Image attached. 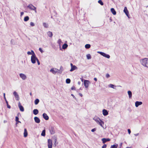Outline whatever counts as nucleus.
<instances>
[{"label":"nucleus","instance_id":"obj_17","mask_svg":"<svg viewBox=\"0 0 148 148\" xmlns=\"http://www.w3.org/2000/svg\"><path fill=\"white\" fill-rule=\"evenodd\" d=\"M102 112L104 116H107L108 114V111L105 109L103 110Z\"/></svg>","mask_w":148,"mask_h":148},{"label":"nucleus","instance_id":"obj_20","mask_svg":"<svg viewBox=\"0 0 148 148\" xmlns=\"http://www.w3.org/2000/svg\"><path fill=\"white\" fill-rule=\"evenodd\" d=\"M110 10L111 12L113 15H115L116 14V12L114 8H111Z\"/></svg>","mask_w":148,"mask_h":148},{"label":"nucleus","instance_id":"obj_3","mask_svg":"<svg viewBox=\"0 0 148 148\" xmlns=\"http://www.w3.org/2000/svg\"><path fill=\"white\" fill-rule=\"evenodd\" d=\"M93 119L99 125L102 127H103V125L104 124V122L99 118H97L95 119Z\"/></svg>","mask_w":148,"mask_h":148},{"label":"nucleus","instance_id":"obj_25","mask_svg":"<svg viewBox=\"0 0 148 148\" xmlns=\"http://www.w3.org/2000/svg\"><path fill=\"white\" fill-rule=\"evenodd\" d=\"M128 95H129V97L130 98H131L132 97V93L130 91H128L127 92Z\"/></svg>","mask_w":148,"mask_h":148},{"label":"nucleus","instance_id":"obj_18","mask_svg":"<svg viewBox=\"0 0 148 148\" xmlns=\"http://www.w3.org/2000/svg\"><path fill=\"white\" fill-rule=\"evenodd\" d=\"M102 141L103 143H105L107 141H108L110 140V139L109 138H103L102 139Z\"/></svg>","mask_w":148,"mask_h":148},{"label":"nucleus","instance_id":"obj_37","mask_svg":"<svg viewBox=\"0 0 148 148\" xmlns=\"http://www.w3.org/2000/svg\"><path fill=\"white\" fill-rule=\"evenodd\" d=\"M6 103L7 104V106L8 108H11V106H10L8 104V102L7 101H6Z\"/></svg>","mask_w":148,"mask_h":148},{"label":"nucleus","instance_id":"obj_61","mask_svg":"<svg viewBox=\"0 0 148 148\" xmlns=\"http://www.w3.org/2000/svg\"><path fill=\"white\" fill-rule=\"evenodd\" d=\"M62 68V66H61L60 69H61Z\"/></svg>","mask_w":148,"mask_h":148},{"label":"nucleus","instance_id":"obj_49","mask_svg":"<svg viewBox=\"0 0 148 148\" xmlns=\"http://www.w3.org/2000/svg\"><path fill=\"white\" fill-rule=\"evenodd\" d=\"M122 143H121L119 145V147H120L119 148H121V147L122 146Z\"/></svg>","mask_w":148,"mask_h":148},{"label":"nucleus","instance_id":"obj_59","mask_svg":"<svg viewBox=\"0 0 148 148\" xmlns=\"http://www.w3.org/2000/svg\"><path fill=\"white\" fill-rule=\"evenodd\" d=\"M12 40H11V43H12Z\"/></svg>","mask_w":148,"mask_h":148},{"label":"nucleus","instance_id":"obj_42","mask_svg":"<svg viewBox=\"0 0 148 148\" xmlns=\"http://www.w3.org/2000/svg\"><path fill=\"white\" fill-rule=\"evenodd\" d=\"M30 25L32 26H34V23L31 22L30 23Z\"/></svg>","mask_w":148,"mask_h":148},{"label":"nucleus","instance_id":"obj_45","mask_svg":"<svg viewBox=\"0 0 148 148\" xmlns=\"http://www.w3.org/2000/svg\"><path fill=\"white\" fill-rule=\"evenodd\" d=\"M71 89L72 90H75V86H73L71 88Z\"/></svg>","mask_w":148,"mask_h":148},{"label":"nucleus","instance_id":"obj_15","mask_svg":"<svg viewBox=\"0 0 148 148\" xmlns=\"http://www.w3.org/2000/svg\"><path fill=\"white\" fill-rule=\"evenodd\" d=\"M43 118L46 120H47L49 119V117L47 116V114L45 113H44L42 114Z\"/></svg>","mask_w":148,"mask_h":148},{"label":"nucleus","instance_id":"obj_19","mask_svg":"<svg viewBox=\"0 0 148 148\" xmlns=\"http://www.w3.org/2000/svg\"><path fill=\"white\" fill-rule=\"evenodd\" d=\"M27 132L26 129L25 128L24 130V136L25 137H26L27 136Z\"/></svg>","mask_w":148,"mask_h":148},{"label":"nucleus","instance_id":"obj_27","mask_svg":"<svg viewBox=\"0 0 148 148\" xmlns=\"http://www.w3.org/2000/svg\"><path fill=\"white\" fill-rule=\"evenodd\" d=\"M118 146V145L116 144L115 145H111L110 148H117Z\"/></svg>","mask_w":148,"mask_h":148},{"label":"nucleus","instance_id":"obj_26","mask_svg":"<svg viewBox=\"0 0 148 148\" xmlns=\"http://www.w3.org/2000/svg\"><path fill=\"white\" fill-rule=\"evenodd\" d=\"M19 118L18 116L15 117V121L16 122V124H17L18 123H21V122L19 121Z\"/></svg>","mask_w":148,"mask_h":148},{"label":"nucleus","instance_id":"obj_50","mask_svg":"<svg viewBox=\"0 0 148 148\" xmlns=\"http://www.w3.org/2000/svg\"><path fill=\"white\" fill-rule=\"evenodd\" d=\"M24 14V12H21V16H22Z\"/></svg>","mask_w":148,"mask_h":148},{"label":"nucleus","instance_id":"obj_56","mask_svg":"<svg viewBox=\"0 0 148 148\" xmlns=\"http://www.w3.org/2000/svg\"><path fill=\"white\" fill-rule=\"evenodd\" d=\"M71 67H72V66H74V65H73V64H72V63L71 64Z\"/></svg>","mask_w":148,"mask_h":148},{"label":"nucleus","instance_id":"obj_16","mask_svg":"<svg viewBox=\"0 0 148 148\" xmlns=\"http://www.w3.org/2000/svg\"><path fill=\"white\" fill-rule=\"evenodd\" d=\"M34 120L35 122L37 123H39L40 122V119L37 117H34Z\"/></svg>","mask_w":148,"mask_h":148},{"label":"nucleus","instance_id":"obj_10","mask_svg":"<svg viewBox=\"0 0 148 148\" xmlns=\"http://www.w3.org/2000/svg\"><path fill=\"white\" fill-rule=\"evenodd\" d=\"M58 69L55 68H52L50 71L54 74H55L58 72Z\"/></svg>","mask_w":148,"mask_h":148},{"label":"nucleus","instance_id":"obj_54","mask_svg":"<svg viewBox=\"0 0 148 148\" xmlns=\"http://www.w3.org/2000/svg\"><path fill=\"white\" fill-rule=\"evenodd\" d=\"M3 95L4 98L5 97V93H3Z\"/></svg>","mask_w":148,"mask_h":148},{"label":"nucleus","instance_id":"obj_44","mask_svg":"<svg viewBox=\"0 0 148 148\" xmlns=\"http://www.w3.org/2000/svg\"><path fill=\"white\" fill-rule=\"evenodd\" d=\"M58 71L57 73H60V74H61L62 73V71H61L60 70H58Z\"/></svg>","mask_w":148,"mask_h":148},{"label":"nucleus","instance_id":"obj_29","mask_svg":"<svg viewBox=\"0 0 148 148\" xmlns=\"http://www.w3.org/2000/svg\"><path fill=\"white\" fill-rule=\"evenodd\" d=\"M39 100L38 99H37L34 101V103L35 105H37L39 103Z\"/></svg>","mask_w":148,"mask_h":148},{"label":"nucleus","instance_id":"obj_43","mask_svg":"<svg viewBox=\"0 0 148 148\" xmlns=\"http://www.w3.org/2000/svg\"><path fill=\"white\" fill-rule=\"evenodd\" d=\"M96 130V129L95 128H94V129H92L91 131L92 132H93L95 131Z\"/></svg>","mask_w":148,"mask_h":148},{"label":"nucleus","instance_id":"obj_12","mask_svg":"<svg viewBox=\"0 0 148 148\" xmlns=\"http://www.w3.org/2000/svg\"><path fill=\"white\" fill-rule=\"evenodd\" d=\"M143 103L141 101H136L135 103V106L136 107H138L139 106L142 105Z\"/></svg>","mask_w":148,"mask_h":148},{"label":"nucleus","instance_id":"obj_5","mask_svg":"<svg viewBox=\"0 0 148 148\" xmlns=\"http://www.w3.org/2000/svg\"><path fill=\"white\" fill-rule=\"evenodd\" d=\"M97 53H99L103 57H105L109 59L110 57V56L109 55L106 54L104 52L100 51H98Z\"/></svg>","mask_w":148,"mask_h":148},{"label":"nucleus","instance_id":"obj_21","mask_svg":"<svg viewBox=\"0 0 148 148\" xmlns=\"http://www.w3.org/2000/svg\"><path fill=\"white\" fill-rule=\"evenodd\" d=\"M47 34L49 37L51 38L52 37L53 34L51 32L49 31L47 33Z\"/></svg>","mask_w":148,"mask_h":148},{"label":"nucleus","instance_id":"obj_55","mask_svg":"<svg viewBox=\"0 0 148 148\" xmlns=\"http://www.w3.org/2000/svg\"><path fill=\"white\" fill-rule=\"evenodd\" d=\"M71 95L74 98H75V97L73 95V94H71Z\"/></svg>","mask_w":148,"mask_h":148},{"label":"nucleus","instance_id":"obj_34","mask_svg":"<svg viewBox=\"0 0 148 148\" xmlns=\"http://www.w3.org/2000/svg\"><path fill=\"white\" fill-rule=\"evenodd\" d=\"M43 26L45 28H47L48 27V24L46 23H43Z\"/></svg>","mask_w":148,"mask_h":148},{"label":"nucleus","instance_id":"obj_28","mask_svg":"<svg viewBox=\"0 0 148 148\" xmlns=\"http://www.w3.org/2000/svg\"><path fill=\"white\" fill-rule=\"evenodd\" d=\"M41 135L42 136H44L45 135V130H43L41 134Z\"/></svg>","mask_w":148,"mask_h":148},{"label":"nucleus","instance_id":"obj_6","mask_svg":"<svg viewBox=\"0 0 148 148\" xmlns=\"http://www.w3.org/2000/svg\"><path fill=\"white\" fill-rule=\"evenodd\" d=\"M90 82L88 80H85L84 82V84L85 87L87 88L88 86V85L90 84Z\"/></svg>","mask_w":148,"mask_h":148},{"label":"nucleus","instance_id":"obj_52","mask_svg":"<svg viewBox=\"0 0 148 148\" xmlns=\"http://www.w3.org/2000/svg\"><path fill=\"white\" fill-rule=\"evenodd\" d=\"M94 80L96 81H97V79L96 77L94 78Z\"/></svg>","mask_w":148,"mask_h":148},{"label":"nucleus","instance_id":"obj_24","mask_svg":"<svg viewBox=\"0 0 148 148\" xmlns=\"http://www.w3.org/2000/svg\"><path fill=\"white\" fill-rule=\"evenodd\" d=\"M68 46L67 44L65 43L62 45V48L63 49H65L67 48Z\"/></svg>","mask_w":148,"mask_h":148},{"label":"nucleus","instance_id":"obj_8","mask_svg":"<svg viewBox=\"0 0 148 148\" xmlns=\"http://www.w3.org/2000/svg\"><path fill=\"white\" fill-rule=\"evenodd\" d=\"M19 76L23 80H25L27 78L26 76L23 73H20L19 74Z\"/></svg>","mask_w":148,"mask_h":148},{"label":"nucleus","instance_id":"obj_35","mask_svg":"<svg viewBox=\"0 0 148 148\" xmlns=\"http://www.w3.org/2000/svg\"><path fill=\"white\" fill-rule=\"evenodd\" d=\"M98 3L101 4V5H103V3L101 0H99L98 1Z\"/></svg>","mask_w":148,"mask_h":148},{"label":"nucleus","instance_id":"obj_9","mask_svg":"<svg viewBox=\"0 0 148 148\" xmlns=\"http://www.w3.org/2000/svg\"><path fill=\"white\" fill-rule=\"evenodd\" d=\"M13 94L14 95L16 99L17 100H18L19 99V95L16 91H14L13 93Z\"/></svg>","mask_w":148,"mask_h":148},{"label":"nucleus","instance_id":"obj_51","mask_svg":"<svg viewBox=\"0 0 148 148\" xmlns=\"http://www.w3.org/2000/svg\"><path fill=\"white\" fill-rule=\"evenodd\" d=\"M79 95L81 97H82L83 96V95L82 93H79Z\"/></svg>","mask_w":148,"mask_h":148},{"label":"nucleus","instance_id":"obj_60","mask_svg":"<svg viewBox=\"0 0 148 148\" xmlns=\"http://www.w3.org/2000/svg\"><path fill=\"white\" fill-rule=\"evenodd\" d=\"M80 82H78V84H80Z\"/></svg>","mask_w":148,"mask_h":148},{"label":"nucleus","instance_id":"obj_48","mask_svg":"<svg viewBox=\"0 0 148 148\" xmlns=\"http://www.w3.org/2000/svg\"><path fill=\"white\" fill-rule=\"evenodd\" d=\"M127 131H128V133L129 134H130L131 132L130 130V129H128L127 130Z\"/></svg>","mask_w":148,"mask_h":148},{"label":"nucleus","instance_id":"obj_33","mask_svg":"<svg viewBox=\"0 0 148 148\" xmlns=\"http://www.w3.org/2000/svg\"><path fill=\"white\" fill-rule=\"evenodd\" d=\"M114 86L115 87V86H114V85L111 84H110L109 85V87L112 88L113 89H115V88L114 87Z\"/></svg>","mask_w":148,"mask_h":148},{"label":"nucleus","instance_id":"obj_36","mask_svg":"<svg viewBox=\"0 0 148 148\" xmlns=\"http://www.w3.org/2000/svg\"><path fill=\"white\" fill-rule=\"evenodd\" d=\"M71 80L69 79H67L66 80V82L67 84H69L70 83Z\"/></svg>","mask_w":148,"mask_h":148},{"label":"nucleus","instance_id":"obj_39","mask_svg":"<svg viewBox=\"0 0 148 148\" xmlns=\"http://www.w3.org/2000/svg\"><path fill=\"white\" fill-rule=\"evenodd\" d=\"M62 42V41L60 39H59L58 40V43L60 45L61 44V43Z\"/></svg>","mask_w":148,"mask_h":148},{"label":"nucleus","instance_id":"obj_41","mask_svg":"<svg viewBox=\"0 0 148 148\" xmlns=\"http://www.w3.org/2000/svg\"><path fill=\"white\" fill-rule=\"evenodd\" d=\"M39 50L42 53L43 52V51L42 50L41 48H40L39 49Z\"/></svg>","mask_w":148,"mask_h":148},{"label":"nucleus","instance_id":"obj_22","mask_svg":"<svg viewBox=\"0 0 148 148\" xmlns=\"http://www.w3.org/2000/svg\"><path fill=\"white\" fill-rule=\"evenodd\" d=\"M77 69V67L76 66L74 65L73 66H72L71 67V69L70 70V71L71 72L72 71Z\"/></svg>","mask_w":148,"mask_h":148},{"label":"nucleus","instance_id":"obj_38","mask_svg":"<svg viewBox=\"0 0 148 148\" xmlns=\"http://www.w3.org/2000/svg\"><path fill=\"white\" fill-rule=\"evenodd\" d=\"M110 76V75L108 73H107L106 75V77L107 78L109 77Z\"/></svg>","mask_w":148,"mask_h":148},{"label":"nucleus","instance_id":"obj_30","mask_svg":"<svg viewBox=\"0 0 148 148\" xmlns=\"http://www.w3.org/2000/svg\"><path fill=\"white\" fill-rule=\"evenodd\" d=\"M85 47L86 49H89L90 47V45L89 44H87L85 45Z\"/></svg>","mask_w":148,"mask_h":148},{"label":"nucleus","instance_id":"obj_57","mask_svg":"<svg viewBox=\"0 0 148 148\" xmlns=\"http://www.w3.org/2000/svg\"><path fill=\"white\" fill-rule=\"evenodd\" d=\"M4 99H5V102H6V101H7V100H6V97H4Z\"/></svg>","mask_w":148,"mask_h":148},{"label":"nucleus","instance_id":"obj_1","mask_svg":"<svg viewBox=\"0 0 148 148\" xmlns=\"http://www.w3.org/2000/svg\"><path fill=\"white\" fill-rule=\"evenodd\" d=\"M140 62L143 66L148 68V58H145L141 59Z\"/></svg>","mask_w":148,"mask_h":148},{"label":"nucleus","instance_id":"obj_4","mask_svg":"<svg viewBox=\"0 0 148 148\" xmlns=\"http://www.w3.org/2000/svg\"><path fill=\"white\" fill-rule=\"evenodd\" d=\"M27 8L31 10H34L35 11L36 13H37L36 10V8L33 5L31 4H30L27 6Z\"/></svg>","mask_w":148,"mask_h":148},{"label":"nucleus","instance_id":"obj_32","mask_svg":"<svg viewBox=\"0 0 148 148\" xmlns=\"http://www.w3.org/2000/svg\"><path fill=\"white\" fill-rule=\"evenodd\" d=\"M86 56L87 59L88 60L90 59L91 58L90 55L89 54H87Z\"/></svg>","mask_w":148,"mask_h":148},{"label":"nucleus","instance_id":"obj_53","mask_svg":"<svg viewBox=\"0 0 148 148\" xmlns=\"http://www.w3.org/2000/svg\"><path fill=\"white\" fill-rule=\"evenodd\" d=\"M135 136H138V135H139V133H137V134H134Z\"/></svg>","mask_w":148,"mask_h":148},{"label":"nucleus","instance_id":"obj_11","mask_svg":"<svg viewBox=\"0 0 148 148\" xmlns=\"http://www.w3.org/2000/svg\"><path fill=\"white\" fill-rule=\"evenodd\" d=\"M124 12L125 13L126 16L129 17V13L128 11L127 10V8L125 7L124 10Z\"/></svg>","mask_w":148,"mask_h":148},{"label":"nucleus","instance_id":"obj_23","mask_svg":"<svg viewBox=\"0 0 148 148\" xmlns=\"http://www.w3.org/2000/svg\"><path fill=\"white\" fill-rule=\"evenodd\" d=\"M33 114L34 115H36L38 113V110L37 109H34L33 111Z\"/></svg>","mask_w":148,"mask_h":148},{"label":"nucleus","instance_id":"obj_14","mask_svg":"<svg viewBox=\"0 0 148 148\" xmlns=\"http://www.w3.org/2000/svg\"><path fill=\"white\" fill-rule=\"evenodd\" d=\"M49 130L50 131V133L51 134H53L55 133V131L54 130V129L53 127H51L49 128Z\"/></svg>","mask_w":148,"mask_h":148},{"label":"nucleus","instance_id":"obj_31","mask_svg":"<svg viewBox=\"0 0 148 148\" xmlns=\"http://www.w3.org/2000/svg\"><path fill=\"white\" fill-rule=\"evenodd\" d=\"M29 17L28 16H26L24 17V21H27L29 20Z\"/></svg>","mask_w":148,"mask_h":148},{"label":"nucleus","instance_id":"obj_46","mask_svg":"<svg viewBox=\"0 0 148 148\" xmlns=\"http://www.w3.org/2000/svg\"><path fill=\"white\" fill-rule=\"evenodd\" d=\"M107 145L106 144L104 145L102 147V148H106Z\"/></svg>","mask_w":148,"mask_h":148},{"label":"nucleus","instance_id":"obj_7","mask_svg":"<svg viewBox=\"0 0 148 148\" xmlns=\"http://www.w3.org/2000/svg\"><path fill=\"white\" fill-rule=\"evenodd\" d=\"M52 141L50 139L48 140V148H52Z\"/></svg>","mask_w":148,"mask_h":148},{"label":"nucleus","instance_id":"obj_47","mask_svg":"<svg viewBox=\"0 0 148 148\" xmlns=\"http://www.w3.org/2000/svg\"><path fill=\"white\" fill-rule=\"evenodd\" d=\"M36 61L37 62L38 65H39L40 64V62L38 59L36 60Z\"/></svg>","mask_w":148,"mask_h":148},{"label":"nucleus","instance_id":"obj_58","mask_svg":"<svg viewBox=\"0 0 148 148\" xmlns=\"http://www.w3.org/2000/svg\"><path fill=\"white\" fill-rule=\"evenodd\" d=\"M30 95L31 96V95H32V93H31V92H30Z\"/></svg>","mask_w":148,"mask_h":148},{"label":"nucleus","instance_id":"obj_2","mask_svg":"<svg viewBox=\"0 0 148 148\" xmlns=\"http://www.w3.org/2000/svg\"><path fill=\"white\" fill-rule=\"evenodd\" d=\"M31 51L32 53V55L31 57V61L32 63L35 64L36 63V60H37L38 58L36 57L33 51L32 50Z\"/></svg>","mask_w":148,"mask_h":148},{"label":"nucleus","instance_id":"obj_13","mask_svg":"<svg viewBox=\"0 0 148 148\" xmlns=\"http://www.w3.org/2000/svg\"><path fill=\"white\" fill-rule=\"evenodd\" d=\"M18 107L19 108L21 111L22 112H23L24 111V108L22 105H21V104L20 102H19L18 103Z\"/></svg>","mask_w":148,"mask_h":148},{"label":"nucleus","instance_id":"obj_40","mask_svg":"<svg viewBox=\"0 0 148 148\" xmlns=\"http://www.w3.org/2000/svg\"><path fill=\"white\" fill-rule=\"evenodd\" d=\"M27 54L29 55H32V52L31 51V52H30V51L27 52Z\"/></svg>","mask_w":148,"mask_h":148}]
</instances>
